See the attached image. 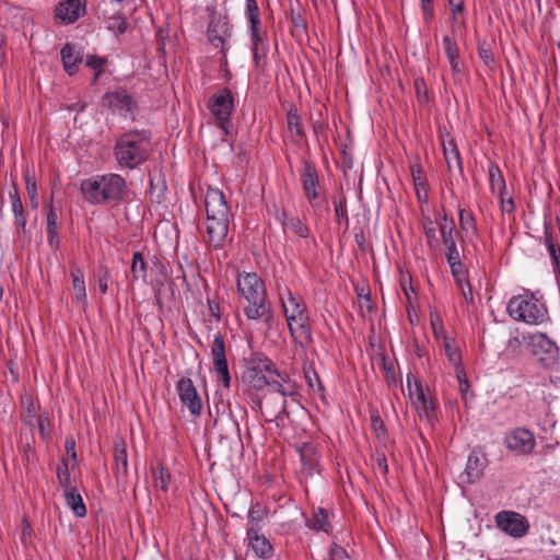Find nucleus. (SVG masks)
Segmentation results:
<instances>
[{
    "mask_svg": "<svg viewBox=\"0 0 560 560\" xmlns=\"http://www.w3.org/2000/svg\"><path fill=\"white\" fill-rule=\"evenodd\" d=\"M131 273L135 280L145 279L147 277V264L140 252H136L132 256Z\"/></svg>",
    "mask_w": 560,
    "mask_h": 560,
    "instance_id": "nucleus-39",
    "label": "nucleus"
},
{
    "mask_svg": "<svg viewBox=\"0 0 560 560\" xmlns=\"http://www.w3.org/2000/svg\"><path fill=\"white\" fill-rule=\"evenodd\" d=\"M280 220L284 231H290L291 233L304 238L308 236L310 230L299 217L289 215L285 212H282Z\"/></svg>",
    "mask_w": 560,
    "mask_h": 560,
    "instance_id": "nucleus-29",
    "label": "nucleus"
},
{
    "mask_svg": "<svg viewBox=\"0 0 560 560\" xmlns=\"http://www.w3.org/2000/svg\"><path fill=\"white\" fill-rule=\"evenodd\" d=\"M266 515L267 511L260 504L256 503L252 505L247 515V533L255 534V532H259L261 528L260 523L265 520Z\"/></svg>",
    "mask_w": 560,
    "mask_h": 560,
    "instance_id": "nucleus-31",
    "label": "nucleus"
},
{
    "mask_svg": "<svg viewBox=\"0 0 560 560\" xmlns=\"http://www.w3.org/2000/svg\"><path fill=\"white\" fill-rule=\"evenodd\" d=\"M152 151L149 130H130L119 136L114 145V156L121 167L133 170L144 163Z\"/></svg>",
    "mask_w": 560,
    "mask_h": 560,
    "instance_id": "nucleus-1",
    "label": "nucleus"
},
{
    "mask_svg": "<svg viewBox=\"0 0 560 560\" xmlns=\"http://www.w3.org/2000/svg\"><path fill=\"white\" fill-rule=\"evenodd\" d=\"M84 5L82 0H65L56 7L55 16L66 24L74 23L81 16Z\"/></svg>",
    "mask_w": 560,
    "mask_h": 560,
    "instance_id": "nucleus-20",
    "label": "nucleus"
},
{
    "mask_svg": "<svg viewBox=\"0 0 560 560\" xmlns=\"http://www.w3.org/2000/svg\"><path fill=\"white\" fill-rule=\"evenodd\" d=\"M57 479L63 492L75 488L71 483V475L68 459L62 458L61 465L57 468Z\"/></svg>",
    "mask_w": 560,
    "mask_h": 560,
    "instance_id": "nucleus-37",
    "label": "nucleus"
},
{
    "mask_svg": "<svg viewBox=\"0 0 560 560\" xmlns=\"http://www.w3.org/2000/svg\"><path fill=\"white\" fill-rule=\"evenodd\" d=\"M383 370L385 373V381L386 383L392 386L396 384V374H395V368L392 362L387 363L385 359H383Z\"/></svg>",
    "mask_w": 560,
    "mask_h": 560,
    "instance_id": "nucleus-55",
    "label": "nucleus"
},
{
    "mask_svg": "<svg viewBox=\"0 0 560 560\" xmlns=\"http://www.w3.org/2000/svg\"><path fill=\"white\" fill-rule=\"evenodd\" d=\"M306 526L314 530H323L328 533L330 529V525L328 523V513L323 508H317L313 511L312 518L306 521Z\"/></svg>",
    "mask_w": 560,
    "mask_h": 560,
    "instance_id": "nucleus-32",
    "label": "nucleus"
},
{
    "mask_svg": "<svg viewBox=\"0 0 560 560\" xmlns=\"http://www.w3.org/2000/svg\"><path fill=\"white\" fill-rule=\"evenodd\" d=\"M545 243L547 245L548 253L550 255L552 262L556 266H559L560 265V260H559L560 259V246L552 241V237L547 232V230L545 231Z\"/></svg>",
    "mask_w": 560,
    "mask_h": 560,
    "instance_id": "nucleus-46",
    "label": "nucleus"
},
{
    "mask_svg": "<svg viewBox=\"0 0 560 560\" xmlns=\"http://www.w3.org/2000/svg\"><path fill=\"white\" fill-rule=\"evenodd\" d=\"M228 22L223 18H213L208 25L207 36L208 40L214 47H223L226 36H229Z\"/></svg>",
    "mask_w": 560,
    "mask_h": 560,
    "instance_id": "nucleus-22",
    "label": "nucleus"
},
{
    "mask_svg": "<svg viewBox=\"0 0 560 560\" xmlns=\"http://www.w3.org/2000/svg\"><path fill=\"white\" fill-rule=\"evenodd\" d=\"M273 376H279L276 364L262 353H253L246 359L245 380L259 390L275 383Z\"/></svg>",
    "mask_w": 560,
    "mask_h": 560,
    "instance_id": "nucleus-7",
    "label": "nucleus"
},
{
    "mask_svg": "<svg viewBox=\"0 0 560 560\" xmlns=\"http://www.w3.org/2000/svg\"><path fill=\"white\" fill-rule=\"evenodd\" d=\"M447 262L450 265L451 272L454 276V278L462 277V275H463V264L460 261V257H456V259L447 260Z\"/></svg>",
    "mask_w": 560,
    "mask_h": 560,
    "instance_id": "nucleus-57",
    "label": "nucleus"
},
{
    "mask_svg": "<svg viewBox=\"0 0 560 560\" xmlns=\"http://www.w3.org/2000/svg\"><path fill=\"white\" fill-rule=\"evenodd\" d=\"M230 215L207 214V243L215 249L222 248L229 232Z\"/></svg>",
    "mask_w": 560,
    "mask_h": 560,
    "instance_id": "nucleus-14",
    "label": "nucleus"
},
{
    "mask_svg": "<svg viewBox=\"0 0 560 560\" xmlns=\"http://www.w3.org/2000/svg\"><path fill=\"white\" fill-rule=\"evenodd\" d=\"M106 63L107 59L105 57H100L96 55H88L85 59L86 67L98 72H104V67Z\"/></svg>",
    "mask_w": 560,
    "mask_h": 560,
    "instance_id": "nucleus-48",
    "label": "nucleus"
},
{
    "mask_svg": "<svg viewBox=\"0 0 560 560\" xmlns=\"http://www.w3.org/2000/svg\"><path fill=\"white\" fill-rule=\"evenodd\" d=\"M237 291L247 301L244 313L248 319L264 318L267 325L272 322L273 315L266 303V289L264 281L255 272H245L237 277Z\"/></svg>",
    "mask_w": 560,
    "mask_h": 560,
    "instance_id": "nucleus-2",
    "label": "nucleus"
},
{
    "mask_svg": "<svg viewBox=\"0 0 560 560\" xmlns=\"http://www.w3.org/2000/svg\"><path fill=\"white\" fill-rule=\"evenodd\" d=\"M106 5L104 2L97 4L98 18H103L106 21V28L116 35H121L127 31L128 23L122 12L117 11L113 14H108L107 10L103 8Z\"/></svg>",
    "mask_w": 560,
    "mask_h": 560,
    "instance_id": "nucleus-21",
    "label": "nucleus"
},
{
    "mask_svg": "<svg viewBox=\"0 0 560 560\" xmlns=\"http://www.w3.org/2000/svg\"><path fill=\"white\" fill-rule=\"evenodd\" d=\"M210 352L217 381L222 383L225 388H230L231 375L226 360V348L224 338L220 332L214 335Z\"/></svg>",
    "mask_w": 560,
    "mask_h": 560,
    "instance_id": "nucleus-12",
    "label": "nucleus"
},
{
    "mask_svg": "<svg viewBox=\"0 0 560 560\" xmlns=\"http://www.w3.org/2000/svg\"><path fill=\"white\" fill-rule=\"evenodd\" d=\"M108 280H109V275L107 271H105L104 275L100 276V278H98V288H100V291L102 294H105L108 290Z\"/></svg>",
    "mask_w": 560,
    "mask_h": 560,
    "instance_id": "nucleus-62",
    "label": "nucleus"
},
{
    "mask_svg": "<svg viewBox=\"0 0 560 560\" xmlns=\"http://www.w3.org/2000/svg\"><path fill=\"white\" fill-rule=\"evenodd\" d=\"M246 14L250 23V31H259L260 11L256 0H246Z\"/></svg>",
    "mask_w": 560,
    "mask_h": 560,
    "instance_id": "nucleus-40",
    "label": "nucleus"
},
{
    "mask_svg": "<svg viewBox=\"0 0 560 560\" xmlns=\"http://www.w3.org/2000/svg\"><path fill=\"white\" fill-rule=\"evenodd\" d=\"M442 45L447 59L459 57L458 46L451 36L445 35L443 37Z\"/></svg>",
    "mask_w": 560,
    "mask_h": 560,
    "instance_id": "nucleus-47",
    "label": "nucleus"
},
{
    "mask_svg": "<svg viewBox=\"0 0 560 560\" xmlns=\"http://www.w3.org/2000/svg\"><path fill=\"white\" fill-rule=\"evenodd\" d=\"M152 475L154 479V487L163 492H167L172 479L168 469L162 464H159L156 467L152 468Z\"/></svg>",
    "mask_w": 560,
    "mask_h": 560,
    "instance_id": "nucleus-34",
    "label": "nucleus"
},
{
    "mask_svg": "<svg viewBox=\"0 0 560 560\" xmlns=\"http://www.w3.org/2000/svg\"><path fill=\"white\" fill-rule=\"evenodd\" d=\"M466 283V287L467 288H464L462 291L463 293V296L465 299V301L468 303V304H471L474 302V294H472V288L469 283V281H465Z\"/></svg>",
    "mask_w": 560,
    "mask_h": 560,
    "instance_id": "nucleus-63",
    "label": "nucleus"
},
{
    "mask_svg": "<svg viewBox=\"0 0 560 560\" xmlns=\"http://www.w3.org/2000/svg\"><path fill=\"white\" fill-rule=\"evenodd\" d=\"M332 202H334L335 212H336V215H337L339 222L345 220L346 223H348V212H347V200H346V197L342 196V195L334 196Z\"/></svg>",
    "mask_w": 560,
    "mask_h": 560,
    "instance_id": "nucleus-45",
    "label": "nucleus"
},
{
    "mask_svg": "<svg viewBox=\"0 0 560 560\" xmlns=\"http://www.w3.org/2000/svg\"><path fill=\"white\" fill-rule=\"evenodd\" d=\"M301 460H302L304 467L313 468V464L315 462L314 453H312L310 455L306 452H301Z\"/></svg>",
    "mask_w": 560,
    "mask_h": 560,
    "instance_id": "nucleus-64",
    "label": "nucleus"
},
{
    "mask_svg": "<svg viewBox=\"0 0 560 560\" xmlns=\"http://www.w3.org/2000/svg\"><path fill=\"white\" fill-rule=\"evenodd\" d=\"M207 214L230 215V209L222 190L209 187L205 196Z\"/></svg>",
    "mask_w": 560,
    "mask_h": 560,
    "instance_id": "nucleus-19",
    "label": "nucleus"
},
{
    "mask_svg": "<svg viewBox=\"0 0 560 560\" xmlns=\"http://www.w3.org/2000/svg\"><path fill=\"white\" fill-rule=\"evenodd\" d=\"M375 468L382 474L388 472V465L384 453H376L375 455Z\"/></svg>",
    "mask_w": 560,
    "mask_h": 560,
    "instance_id": "nucleus-56",
    "label": "nucleus"
},
{
    "mask_svg": "<svg viewBox=\"0 0 560 560\" xmlns=\"http://www.w3.org/2000/svg\"><path fill=\"white\" fill-rule=\"evenodd\" d=\"M371 421L373 431L375 432L376 436L378 439L384 438L386 435V428L383 420L381 419V416L377 412H373L371 415Z\"/></svg>",
    "mask_w": 560,
    "mask_h": 560,
    "instance_id": "nucleus-50",
    "label": "nucleus"
},
{
    "mask_svg": "<svg viewBox=\"0 0 560 560\" xmlns=\"http://www.w3.org/2000/svg\"><path fill=\"white\" fill-rule=\"evenodd\" d=\"M247 538L249 539L254 552L259 558L268 559L272 556V545L264 535H259V532H255V534L247 533Z\"/></svg>",
    "mask_w": 560,
    "mask_h": 560,
    "instance_id": "nucleus-28",
    "label": "nucleus"
},
{
    "mask_svg": "<svg viewBox=\"0 0 560 560\" xmlns=\"http://www.w3.org/2000/svg\"><path fill=\"white\" fill-rule=\"evenodd\" d=\"M37 427L39 434L43 440H48L50 436V421L47 417H38L37 419Z\"/></svg>",
    "mask_w": 560,
    "mask_h": 560,
    "instance_id": "nucleus-54",
    "label": "nucleus"
},
{
    "mask_svg": "<svg viewBox=\"0 0 560 560\" xmlns=\"http://www.w3.org/2000/svg\"><path fill=\"white\" fill-rule=\"evenodd\" d=\"M443 153L447 165V171L453 173L457 171L459 174L463 173V164L459 151L454 140L451 139L447 142H443Z\"/></svg>",
    "mask_w": 560,
    "mask_h": 560,
    "instance_id": "nucleus-26",
    "label": "nucleus"
},
{
    "mask_svg": "<svg viewBox=\"0 0 560 560\" xmlns=\"http://www.w3.org/2000/svg\"><path fill=\"white\" fill-rule=\"evenodd\" d=\"M407 388L419 417L432 422L436 418V405L432 397L427 396L422 383L411 373L407 375Z\"/></svg>",
    "mask_w": 560,
    "mask_h": 560,
    "instance_id": "nucleus-8",
    "label": "nucleus"
},
{
    "mask_svg": "<svg viewBox=\"0 0 560 560\" xmlns=\"http://www.w3.org/2000/svg\"><path fill=\"white\" fill-rule=\"evenodd\" d=\"M489 179L492 191L499 189L500 196L502 197L503 191L505 190V182L498 166H490Z\"/></svg>",
    "mask_w": 560,
    "mask_h": 560,
    "instance_id": "nucleus-41",
    "label": "nucleus"
},
{
    "mask_svg": "<svg viewBox=\"0 0 560 560\" xmlns=\"http://www.w3.org/2000/svg\"><path fill=\"white\" fill-rule=\"evenodd\" d=\"M444 349L450 362L455 366H459L462 360L459 350L453 346L448 339H445L444 341Z\"/></svg>",
    "mask_w": 560,
    "mask_h": 560,
    "instance_id": "nucleus-49",
    "label": "nucleus"
},
{
    "mask_svg": "<svg viewBox=\"0 0 560 560\" xmlns=\"http://www.w3.org/2000/svg\"><path fill=\"white\" fill-rule=\"evenodd\" d=\"M103 103L124 116L132 115L137 107L136 100L124 89L106 92L103 96Z\"/></svg>",
    "mask_w": 560,
    "mask_h": 560,
    "instance_id": "nucleus-15",
    "label": "nucleus"
},
{
    "mask_svg": "<svg viewBox=\"0 0 560 560\" xmlns=\"http://www.w3.org/2000/svg\"><path fill=\"white\" fill-rule=\"evenodd\" d=\"M303 372H304V377L307 382V385L313 392H323L324 390L322 381L312 364L305 363L303 366Z\"/></svg>",
    "mask_w": 560,
    "mask_h": 560,
    "instance_id": "nucleus-38",
    "label": "nucleus"
},
{
    "mask_svg": "<svg viewBox=\"0 0 560 560\" xmlns=\"http://www.w3.org/2000/svg\"><path fill=\"white\" fill-rule=\"evenodd\" d=\"M421 7L423 10L424 18L428 22H430L434 18V10L432 0L430 2H421Z\"/></svg>",
    "mask_w": 560,
    "mask_h": 560,
    "instance_id": "nucleus-59",
    "label": "nucleus"
},
{
    "mask_svg": "<svg viewBox=\"0 0 560 560\" xmlns=\"http://www.w3.org/2000/svg\"><path fill=\"white\" fill-rule=\"evenodd\" d=\"M410 172L411 177L413 179L415 187L417 189V192L419 194V189H425L427 187V179L423 173V170L421 165L416 162L410 165Z\"/></svg>",
    "mask_w": 560,
    "mask_h": 560,
    "instance_id": "nucleus-43",
    "label": "nucleus"
},
{
    "mask_svg": "<svg viewBox=\"0 0 560 560\" xmlns=\"http://www.w3.org/2000/svg\"><path fill=\"white\" fill-rule=\"evenodd\" d=\"M328 560H349V556L345 548L337 544H332L329 550Z\"/></svg>",
    "mask_w": 560,
    "mask_h": 560,
    "instance_id": "nucleus-53",
    "label": "nucleus"
},
{
    "mask_svg": "<svg viewBox=\"0 0 560 560\" xmlns=\"http://www.w3.org/2000/svg\"><path fill=\"white\" fill-rule=\"evenodd\" d=\"M47 242L54 249H58L60 245V237L58 232V225H47Z\"/></svg>",
    "mask_w": 560,
    "mask_h": 560,
    "instance_id": "nucleus-51",
    "label": "nucleus"
},
{
    "mask_svg": "<svg viewBox=\"0 0 560 560\" xmlns=\"http://www.w3.org/2000/svg\"><path fill=\"white\" fill-rule=\"evenodd\" d=\"M448 4L452 10L453 18L455 19V15L464 10V3L463 0H447Z\"/></svg>",
    "mask_w": 560,
    "mask_h": 560,
    "instance_id": "nucleus-61",
    "label": "nucleus"
},
{
    "mask_svg": "<svg viewBox=\"0 0 560 560\" xmlns=\"http://www.w3.org/2000/svg\"><path fill=\"white\" fill-rule=\"evenodd\" d=\"M115 477L118 482H126L128 477V457L122 440L114 443Z\"/></svg>",
    "mask_w": 560,
    "mask_h": 560,
    "instance_id": "nucleus-23",
    "label": "nucleus"
},
{
    "mask_svg": "<svg viewBox=\"0 0 560 560\" xmlns=\"http://www.w3.org/2000/svg\"><path fill=\"white\" fill-rule=\"evenodd\" d=\"M301 178L306 199L312 203V206H316L313 201L318 197L317 188L319 186V180L314 163L310 161L303 162Z\"/></svg>",
    "mask_w": 560,
    "mask_h": 560,
    "instance_id": "nucleus-17",
    "label": "nucleus"
},
{
    "mask_svg": "<svg viewBox=\"0 0 560 560\" xmlns=\"http://www.w3.org/2000/svg\"><path fill=\"white\" fill-rule=\"evenodd\" d=\"M273 381L270 386L280 395L277 397L279 407H268L267 415L271 417L269 421L275 422L278 428H284L291 423V413L303 410V407L298 399L296 384L288 374L279 372V376H273Z\"/></svg>",
    "mask_w": 560,
    "mask_h": 560,
    "instance_id": "nucleus-3",
    "label": "nucleus"
},
{
    "mask_svg": "<svg viewBox=\"0 0 560 560\" xmlns=\"http://www.w3.org/2000/svg\"><path fill=\"white\" fill-rule=\"evenodd\" d=\"M459 224L463 230L470 229L472 231V233H477V228H476L474 217L469 213H465V210H460Z\"/></svg>",
    "mask_w": 560,
    "mask_h": 560,
    "instance_id": "nucleus-52",
    "label": "nucleus"
},
{
    "mask_svg": "<svg viewBox=\"0 0 560 560\" xmlns=\"http://www.w3.org/2000/svg\"><path fill=\"white\" fill-rule=\"evenodd\" d=\"M72 287L78 302L86 301L85 281L83 271L79 267H73L70 271Z\"/></svg>",
    "mask_w": 560,
    "mask_h": 560,
    "instance_id": "nucleus-33",
    "label": "nucleus"
},
{
    "mask_svg": "<svg viewBox=\"0 0 560 560\" xmlns=\"http://www.w3.org/2000/svg\"><path fill=\"white\" fill-rule=\"evenodd\" d=\"M487 464V458L485 455L472 451L467 459L465 474L467 482H475L478 480L482 474Z\"/></svg>",
    "mask_w": 560,
    "mask_h": 560,
    "instance_id": "nucleus-25",
    "label": "nucleus"
},
{
    "mask_svg": "<svg viewBox=\"0 0 560 560\" xmlns=\"http://www.w3.org/2000/svg\"><path fill=\"white\" fill-rule=\"evenodd\" d=\"M532 354L545 368L551 366L558 361L559 349L556 342L548 338L545 334H534L529 337L528 342Z\"/></svg>",
    "mask_w": 560,
    "mask_h": 560,
    "instance_id": "nucleus-11",
    "label": "nucleus"
},
{
    "mask_svg": "<svg viewBox=\"0 0 560 560\" xmlns=\"http://www.w3.org/2000/svg\"><path fill=\"white\" fill-rule=\"evenodd\" d=\"M9 196L14 214V225L18 230H22L23 233H26V214L15 185H13V190L9 192Z\"/></svg>",
    "mask_w": 560,
    "mask_h": 560,
    "instance_id": "nucleus-27",
    "label": "nucleus"
},
{
    "mask_svg": "<svg viewBox=\"0 0 560 560\" xmlns=\"http://www.w3.org/2000/svg\"><path fill=\"white\" fill-rule=\"evenodd\" d=\"M26 192L30 198V203L33 209L38 208V198H37V185L36 178L34 175H31L28 172L24 175Z\"/></svg>",
    "mask_w": 560,
    "mask_h": 560,
    "instance_id": "nucleus-42",
    "label": "nucleus"
},
{
    "mask_svg": "<svg viewBox=\"0 0 560 560\" xmlns=\"http://www.w3.org/2000/svg\"><path fill=\"white\" fill-rule=\"evenodd\" d=\"M285 294L287 299L281 295V301L290 334L295 343L305 349L313 342L306 304L289 290L285 291Z\"/></svg>",
    "mask_w": 560,
    "mask_h": 560,
    "instance_id": "nucleus-4",
    "label": "nucleus"
},
{
    "mask_svg": "<svg viewBox=\"0 0 560 560\" xmlns=\"http://www.w3.org/2000/svg\"><path fill=\"white\" fill-rule=\"evenodd\" d=\"M497 527L513 538H522L528 534V520L514 511H500L494 516Z\"/></svg>",
    "mask_w": 560,
    "mask_h": 560,
    "instance_id": "nucleus-10",
    "label": "nucleus"
},
{
    "mask_svg": "<svg viewBox=\"0 0 560 560\" xmlns=\"http://www.w3.org/2000/svg\"><path fill=\"white\" fill-rule=\"evenodd\" d=\"M60 57L65 71L69 75H74L79 71V66L83 62V50L77 44L67 43L60 50Z\"/></svg>",
    "mask_w": 560,
    "mask_h": 560,
    "instance_id": "nucleus-18",
    "label": "nucleus"
},
{
    "mask_svg": "<svg viewBox=\"0 0 560 560\" xmlns=\"http://www.w3.org/2000/svg\"><path fill=\"white\" fill-rule=\"evenodd\" d=\"M504 444L509 451L520 455H528L533 452L536 440L528 429L515 428L505 436Z\"/></svg>",
    "mask_w": 560,
    "mask_h": 560,
    "instance_id": "nucleus-13",
    "label": "nucleus"
},
{
    "mask_svg": "<svg viewBox=\"0 0 560 560\" xmlns=\"http://www.w3.org/2000/svg\"><path fill=\"white\" fill-rule=\"evenodd\" d=\"M287 124L288 129L291 133L295 132L299 140L305 137V131L302 127L301 117L295 106H291L287 112Z\"/></svg>",
    "mask_w": 560,
    "mask_h": 560,
    "instance_id": "nucleus-35",
    "label": "nucleus"
},
{
    "mask_svg": "<svg viewBox=\"0 0 560 560\" xmlns=\"http://www.w3.org/2000/svg\"><path fill=\"white\" fill-rule=\"evenodd\" d=\"M447 60L451 65V70H452L453 74H462L463 73L464 67H463V63H462L459 57H456L454 59H447Z\"/></svg>",
    "mask_w": 560,
    "mask_h": 560,
    "instance_id": "nucleus-60",
    "label": "nucleus"
},
{
    "mask_svg": "<svg viewBox=\"0 0 560 560\" xmlns=\"http://www.w3.org/2000/svg\"><path fill=\"white\" fill-rule=\"evenodd\" d=\"M63 497L67 505L78 517H84L86 515V506L83 502L82 495L79 493L77 488L67 490L63 492Z\"/></svg>",
    "mask_w": 560,
    "mask_h": 560,
    "instance_id": "nucleus-30",
    "label": "nucleus"
},
{
    "mask_svg": "<svg viewBox=\"0 0 560 560\" xmlns=\"http://www.w3.org/2000/svg\"><path fill=\"white\" fill-rule=\"evenodd\" d=\"M252 44H253V57L257 67L260 66V59L266 57L267 47L264 45V40L259 31H250Z\"/></svg>",
    "mask_w": 560,
    "mask_h": 560,
    "instance_id": "nucleus-36",
    "label": "nucleus"
},
{
    "mask_svg": "<svg viewBox=\"0 0 560 560\" xmlns=\"http://www.w3.org/2000/svg\"><path fill=\"white\" fill-rule=\"evenodd\" d=\"M209 110L215 118L219 127L229 133V125L231 122V114L234 107L233 96L228 89H221L209 101Z\"/></svg>",
    "mask_w": 560,
    "mask_h": 560,
    "instance_id": "nucleus-9",
    "label": "nucleus"
},
{
    "mask_svg": "<svg viewBox=\"0 0 560 560\" xmlns=\"http://www.w3.org/2000/svg\"><path fill=\"white\" fill-rule=\"evenodd\" d=\"M455 229V224L453 220H447L446 215L443 218V222L440 223V232L442 236L443 244L445 245L446 252V260L456 259L459 257V252L456 247V242L453 235Z\"/></svg>",
    "mask_w": 560,
    "mask_h": 560,
    "instance_id": "nucleus-24",
    "label": "nucleus"
},
{
    "mask_svg": "<svg viewBox=\"0 0 560 560\" xmlns=\"http://www.w3.org/2000/svg\"><path fill=\"white\" fill-rule=\"evenodd\" d=\"M506 310L512 318L527 324H541L548 316L545 303L528 290L523 294L511 298Z\"/></svg>",
    "mask_w": 560,
    "mask_h": 560,
    "instance_id": "nucleus-6",
    "label": "nucleus"
},
{
    "mask_svg": "<svg viewBox=\"0 0 560 560\" xmlns=\"http://www.w3.org/2000/svg\"><path fill=\"white\" fill-rule=\"evenodd\" d=\"M65 448L69 457L73 460V463L77 462L78 455L75 451V441L73 438H67L65 441Z\"/></svg>",
    "mask_w": 560,
    "mask_h": 560,
    "instance_id": "nucleus-58",
    "label": "nucleus"
},
{
    "mask_svg": "<svg viewBox=\"0 0 560 560\" xmlns=\"http://www.w3.org/2000/svg\"><path fill=\"white\" fill-rule=\"evenodd\" d=\"M478 56L482 60L483 65L493 70L494 68V56L491 47L487 43H481L478 46Z\"/></svg>",
    "mask_w": 560,
    "mask_h": 560,
    "instance_id": "nucleus-44",
    "label": "nucleus"
},
{
    "mask_svg": "<svg viewBox=\"0 0 560 560\" xmlns=\"http://www.w3.org/2000/svg\"><path fill=\"white\" fill-rule=\"evenodd\" d=\"M176 388L183 405L188 408L191 415L199 416L202 409V402L192 381L188 377H182L177 382Z\"/></svg>",
    "mask_w": 560,
    "mask_h": 560,
    "instance_id": "nucleus-16",
    "label": "nucleus"
},
{
    "mask_svg": "<svg viewBox=\"0 0 560 560\" xmlns=\"http://www.w3.org/2000/svg\"><path fill=\"white\" fill-rule=\"evenodd\" d=\"M81 190L85 200L90 203L118 202L126 194V182L118 174L95 176L83 180Z\"/></svg>",
    "mask_w": 560,
    "mask_h": 560,
    "instance_id": "nucleus-5",
    "label": "nucleus"
}]
</instances>
